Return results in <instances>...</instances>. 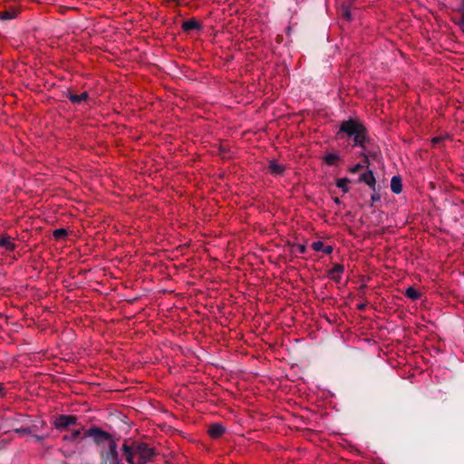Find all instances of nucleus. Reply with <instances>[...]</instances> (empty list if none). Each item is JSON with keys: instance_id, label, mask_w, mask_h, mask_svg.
Here are the masks:
<instances>
[{"instance_id": "obj_1", "label": "nucleus", "mask_w": 464, "mask_h": 464, "mask_svg": "<svg viewBox=\"0 0 464 464\" xmlns=\"http://www.w3.org/2000/svg\"><path fill=\"white\" fill-rule=\"evenodd\" d=\"M340 132H344L349 137H353V145L364 147L367 139V130L363 124L357 120L350 119L341 123Z\"/></svg>"}, {"instance_id": "obj_2", "label": "nucleus", "mask_w": 464, "mask_h": 464, "mask_svg": "<svg viewBox=\"0 0 464 464\" xmlns=\"http://www.w3.org/2000/svg\"><path fill=\"white\" fill-rule=\"evenodd\" d=\"M134 454L140 459V463H146L152 459L155 451L153 448L149 447L147 444L140 443L135 447Z\"/></svg>"}, {"instance_id": "obj_3", "label": "nucleus", "mask_w": 464, "mask_h": 464, "mask_svg": "<svg viewBox=\"0 0 464 464\" xmlns=\"http://www.w3.org/2000/svg\"><path fill=\"white\" fill-rule=\"evenodd\" d=\"M77 418L73 415H60L54 422V426L58 430L65 429L76 423Z\"/></svg>"}, {"instance_id": "obj_4", "label": "nucleus", "mask_w": 464, "mask_h": 464, "mask_svg": "<svg viewBox=\"0 0 464 464\" xmlns=\"http://www.w3.org/2000/svg\"><path fill=\"white\" fill-rule=\"evenodd\" d=\"M344 272V266L341 264H335L334 266L328 271V276L330 279L334 280L336 283H339L342 279V276Z\"/></svg>"}, {"instance_id": "obj_5", "label": "nucleus", "mask_w": 464, "mask_h": 464, "mask_svg": "<svg viewBox=\"0 0 464 464\" xmlns=\"http://www.w3.org/2000/svg\"><path fill=\"white\" fill-rule=\"evenodd\" d=\"M0 248L12 252L16 248V245L7 234L0 235Z\"/></svg>"}, {"instance_id": "obj_6", "label": "nucleus", "mask_w": 464, "mask_h": 464, "mask_svg": "<svg viewBox=\"0 0 464 464\" xmlns=\"http://www.w3.org/2000/svg\"><path fill=\"white\" fill-rule=\"evenodd\" d=\"M311 247L313 250L319 252L322 251L323 253L326 255H330L334 251V247L330 245L325 246L323 241H314L312 243Z\"/></svg>"}, {"instance_id": "obj_7", "label": "nucleus", "mask_w": 464, "mask_h": 464, "mask_svg": "<svg viewBox=\"0 0 464 464\" xmlns=\"http://www.w3.org/2000/svg\"><path fill=\"white\" fill-rule=\"evenodd\" d=\"M225 432V428L218 423H215L209 426L208 430V435L213 439L221 437Z\"/></svg>"}, {"instance_id": "obj_8", "label": "nucleus", "mask_w": 464, "mask_h": 464, "mask_svg": "<svg viewBox=\"0 0 464 464\" xmlns=\"http://www.w3.org/2000/svg\"><path fill=\"white\" fill-rule=\"evenodd\" d=\"M285 169V166L276 160H271L268 164V170L272 175H282Z\"/></svg>"}, {"instance_id": "obj_9", "label": "nucleus", "mask_w": 464, "mask_h": 464, "mask_svg": "<svg viewBox=\"0 0 464 464\" xmlns=\"http://www.w3.org/2000/svg\"><path fill=\"white\" fill-rule=\"evenodd\" d=\"M66 97L69 99V101L72 103V104H79L81 103L82 102H85L88 97H89V94L87 92H82L81 94H74V93H68L66 95Z\"/></svg>"}, {"instance_id": "obj_10", "label": "nucleus", "mask_w": 464, "mask_h": 464, "mask_svg": "<svg viewBox=\"0 0 464 464\" xmlns=\"http://www.w3.org/2000/svg\"><path fill=\"white\" fill-rule=\"evenodd\" d=\"M360 180L375 188V178L372 170H368L360 176Z\"/></svg>"}, {"instance_id": "obj_11", "label": "nucleus", "mask_w": 464, "mask_h": 464, "mask_svg": "<svg viewBox=\"0 0 464 464\" xmlns=\"http://www.w3.org/2000/svg\"><path fill=\"white\" fill-rule=\"evenodd\" d=\"M391 189L395 194H400L402 190V183L400 176H393L391 180Z\"/></svg>"}, {"instance_id": "obj_12", "label": "nucleus", "mask_w": 464, "mask_h": 464, "mask_svg": "<svg viewBox=\"0 0 464 464\" xmlns=\"http://www.w3.org/2000/svg\"><path fill=\"white\" fill-rule=\"evenodd\" d=\"M341 160V157L337 153H327L324 157V161L329 166L337 165Z\"/></svg>"}, {"instance_id": "obj_13", "label": "nucleus", "mask_w": 464, "mask_h": 464, "mask_svg": "<svg viewBox=\"0 0 464 464\" xmlns=\"http://www.w3.org/2000/svg\"><path fill=\"white\" fill-rule=\"evenodd\" d=\"M18 14V11L14 8H11L8 10H5L0 12V20L5 21V20H12L14 19Z\"/></svg>"}, {"instance_id": "obj_14", "label": "nucleus", "mask_w": 464, "mask_h": 464, "mask_svg": "<svg viewBox=\"0 0 464 464\" xmlns=\"http://www.w3.org/2000/svg\"><path fill=\"white\" fill-rule=\"evenodd\" d=\"M199 28H200V24L195 19L187 20V21L183 22V24H182V29L184 31H191V30L199 29Z\"/></svg>"}, {"instance_id": "obj_15", "label": "nucleus", "mask_w": 464, "mask_h": 464, "mask_svg": "<svg viewBox=\"0 0 464 464\" xmlns=\"http://www.w3.org/2000/svg\"><path fill=\"white\" fill-rule=\"evenodd\" d=\"M405 296L411 300H418L420 297V294L414 287H408L404 293Z\"/></svg>"}, {"instance_id": "obj_16", "label": "nucleus", "mask_w": 464, "mask_h": 464, "mask_svg": "<svg viewBox=\"0 0 464 464\" xmlns=\"http://www.w3.org/2000/svg\"><path fill=\"white\" fill-rule=\"evenodd\" d=\"M350 180L347 178L339 179L336 181V186L342 189L343 193H347L349 191L348 184Z\"/></svg>"}, {"instance_id": "obj_17", "label": "nucleus", "mask_w": 464, "mask_h": 464, "mask_svg": "<svg viewBox=\"0 0 464 464\" xmlns=\"http://www.w3.org/2000/svg\"><path fill=\"white\" fill-rule=\"evenodd\" d=\"M88 434L92 436H98L100 438L107 439L109 434L99 428H93L88 430Z\"/></svg>"}, {"instance_id": "obj_18", "label": "nucleus", "mask_w": 464, "mask_h": 464, "mask_svg": "<svg viewBox=\"0 0 464 464\" xmlns=\"http://www.w3.org/2000/svg\"><path fill=\"white\" fill-rule=\"evenodd\" d=\"M123 450H124V455H125L126 460L130 464H132L133 463V456L135 455L134 451H132L131 448L127 445L123 446Z\"/></svg>"}, {"instance_id": "obj_19", "label": "nucleus", "mask_w": 464, "mask_h": 464, "mask_svg": "<svg viewBox=\"0 0 464 464\" xmlns=\"http://www.w3.org/2000/svg\"><path fill=\"white\" fill-rule=\"evenodd\" d=\"M67 234V230L64 228H58L53 232V237L57 240L63 238Z\"/></svg>"}, {"instance_id": "obj_20", "label": "nucleus", "mask_w": 464, "mask_h": 464, "mask_svg": "<svg viewBox=\"0 0 464 464\" xmlns=\"http://www.w3.org/2000/svg\"><path fill=\"white\" fill-rule=\"evenodd\" d=\"M460 1H461V5L459 7V12L461 14V18H460L459 22L458 23V24L459 25L461 31L464 33V0H460Z\"/></svg>"}, {"instance_id": "obj_21", "label": "nucleus", "mask_w": 464, "mask_h": 464, "mask_svg": "<svg viewBox=\"0 0 464 464\" xmlns=\"http://www.w3.org/2000/svg\"><path fill=\"white\" fill-rule=\"evenodd\" d=\"M81 434L80 430H73L70 435H64L63 440H76Z\"/></svg>"}, {"instance_id": "obj_22", "label": "nucleus", "mask_w": 464, "mask_h": 464, "mask_svg": "<svg viewBox=\"0 0 464 464\" xmlns=\"http://www.w3.org/2000/svg\"><path fill=\"white\" fill-rule=\"evenodd\" d=\"M362 168V165H361L360 163L349 168V171L351 173H356L358 172Z\"/></svg>"}, {"instance_id": "obj_23", "label": "nucleus", "mask_w": 464, "mask_h": 464, "mask_svg": "<svg viewBox=\"0 0 464 464\" xmlns=\"http://www.w3.org/2000/svg\"><path fill=\"white\" fill-rule=\"evenodd\" d=\"M6 394V389L3 382H0V398H4Z\"/></svg>"}, {"instance_id": "obj_24", "label": "nucleus", "mask_w": 464, "mask_h": 464, "mask_svg": "<svg viewBox=\"0 0 464 464\" xmlns=\"http://www.w3.org/2000/svg\"><path fill=\"white\" fill-rule=\"evenodd\" d=\"M442 140H443L442 137H434L431 139V143L436 145V144L440 143Z\"/></svg>"}, {"instance_id": "obj_25", "label": "nucleus", "mask_w": 464, "mask_h": 464, "mask_svg": "<svg viewBox=\"0 0 464 464\" xmlns=\"http://www.w3.org/2000/svg\"><path fill=\"white\" fill-rule=\"evenodd\" d=\"M298 248H299L300 253H304L305 252V246H299Z\"/></svg>"}, {"instance_id": "obj_26", "label": "nucleus", "mask_w": 464, "mask_h": 464, "mask_svg": "<svg viewBox=\"0 0 464 464\" xmlns=\"http://www.w3.org/2000/svg\"><path fill=\"white\" fill-rule=\"evenodd\" d=\"M345 16H346V18H347L348 20H350V19H351V14H350V12H349V11H346V12H345Z\"/></svg>"}, {"instance_id": "obj_27", "label": "nucleus", "mask_w": 464, "mask_h": 464, "mask_svg": "<svg viewBox=\"0 0 464 464\" xmlns=\"http://www.w3.org/2000/svg\"><path fill=\"white\" fill-rule=\"evenodd\" d=\"M372 199L374 201V200H377L379 199V197L378 196H375V195H372Z\"/></svg>"}, {"instance_id": "obj_28", "label": "nucleus", "mask_w": 464, "mask_h": 464, "mask_svg": "<svg viewBox=\"0 0 464 464\" xmlns=\"http://www.w3.org/2000/svg\"><path fill=\"white\" fill-rule=\"evenodd\" d=\"M34 438L37 440H43V437L41 436H38V435H35Z\"/></svg>"}, {"instance_id": "obj_29", "label": "nucleus", "mask_w": 464, "mask_h": 464, "mask_svg": "<svg viewBox=\"0 0 464 464\" xmlns=\"http://www.w3.org/2000/svg\"><path fill=\"white\" fill-rule=\"evenodd\" d=\"M359 308H360V309H363V308H364V305H363V304H361V305H359Z\"/></svg>"}, {"instance_id": "obj_30", "label": "nucleus", "mask_w": 464, "mask_h": 464, "mask_svg": "<svg viewBox=\"0 0 464 464\" xmlns=\"http://www.w3.org/2000/svg\"><path fill=\"white\" fill-rule=\"evenodd\" d=\"M365 162H368V157L364 155Z\"/></svg>"}]
</instances>
